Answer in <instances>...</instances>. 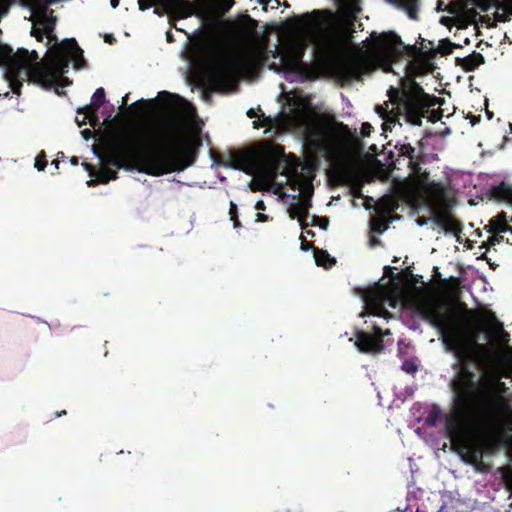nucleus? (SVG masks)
<instances>
[{"label": "nucleus", "instance_id": "1", "mask_svg": "<svg viewBox=\"0 0 512 512\" xmlns=\"http://www.w3.org/2000/svg\"><path fill=\"white\" fill-rule=\"evenodd\" d=\"M452 390L454 409L445 418L447 437L453 445L466 449L465 463L486 472L484 454L493 455L511 444L505 383L494 372L481 373L476 380L466 372Z\"/></svg>", "mask_w": 512, "mask_h": 512}, {"label": "nucleus", "instance_id": "2", "mask_svg": "<svg viewBox=\"0 0 512 512\" xmlns=\"http://www.w3.org/2000/svg\"><path fill=\"white\" fill-rule=\"evenodd\" d=\"M195 156L181 138L178 122L166 118L155 124H134L118 130L108 142L103 165L150 176L181 172Z\"/></svg>", "mask_w": 512, "mask_h": 512}, {"label": "nucleus", "instance_id": "3", "mask_svg": "<svg viewBox=\"0 0 512 512\" xmlns=\"http://www.w3.org/2000/svg\"><path fill=\"white\" fill-rule=\"evenodd\" d=\"M371 52H359L350 56L340 67L341 76L348 80H359L364 74L374 69V60L391 66L402 57L410 58L406 65V76L400 80V88L390 87L388 94L393 103L400 101V109H404L411 125H420L429 107L435 106L438 98L425 93L415 78L430 72V52L416 44L405 45L400 36L393 31L370 35ZM424 42V40H422Z\"/></svg>", "mask_w": 512, "mask_h": 512}, {"label": "nucleus", "instance_id": "4", "mask_svg": "<svg viewBox=\"0 0 512 512\" xmlns=\"http://www.w3.org/2000/svg\"><path fill=\"white\" fill-rule=\"evenodd\" d=\"M419 310L421 317L437 329L446 350L457 357V362L453 365L456 374L451 381V387L456 386L458 378L466 372L473 375V380L479 379L470 368L471 362L475 363L482 373L492 372L491 368L502 356L494 343H478L481 333H485L489 340H495L500 344H507L510 340L503 323L491 310L484 313L486 324L474 327L465 319L452 312H442L439 306L433 304H424Z\"/></svg>", "mask_w": 512, "mask_h": 512}, {"label": "nucleus", "instance_id": "5", "mask_svg": "<svg viewBox=\"0 0 512 512\" xmlns=\"http://www.w3.org/2000/svg\"><path fill=\"white\" fill-rule=\"evenodd\" d=\"M38 59L36 51L22 48L14 53L10 46L0 45V67H4L5 79L14 94H20L25 81L48 83L58 79L67 72L71 61L77 70L87 66L83 50L75 38L51 46L46 64L37 63Z\"/></svg>", "mask_w": 512, "mask_h": 512}, {"label": "nucleus", "instance_id": "6", "mask_svg": "<svg viewBox=\"0 0 512 512\" xmlns=\"http://www.w3.org/2000/svg\"><path fill=\"white\" fill-rule=\"evenodd\" d=\"M297 26L301 29H317L323 34L322 48L326 56H335L346 44L347 37L341 31L340 16L331 10H314L296 18Z\"/></svg>", "mask_w": 512, "mask_h": 512}, {"label": "nucleus", "instance_id": "7", "mask_svg": "<svg viewBox=\"0 0 512 512\" xmlns=\"http://www.w3.org/2000/svg\"><path fill=\"white\" fill-rule=\"evenodd\" d=\"M254 65V60L241 56H227L219 59L207 71L209 83L218 92L230 91L235 85L236 75Z\"/></svg>", "mask_w": 512, "mask_h": 512}, {"label": "nucleus", "instance_id": "8", "mask_svg": "<svg viewBox=\"0 0 512 512\" xmlns=\"http://www.w3.org/2000/svg\"><path fill=\"white\" fill-rule=\"evenodd\" d=\"M429 192L432 195L431 204L427 207L431 212L432 221L445 230L446 233H453L455 235L461 233L462 225L450 213L446 189L444 185L431 184Z\"/></svg>", "mask_w": 512, "mask_h": 512}, {"label": "nucleus", "instance_id": "9", "mask_svg": "<svg viewBox=\"0 0 512 512\" xmlns=\"http://www.w3.org/2000/svg\"><path fill=\"white\" fill-rule=\"evenodd\" d=\"M266 155L269 158L271 165L274 169V175L280 168L284 166L281 172L282 175L289 176L295 174L298 168V160L295 155L290 154L288 157L285 155L284 147L279 144L271 145L266 150Z\"/></svg>", "mask_w": 512, "mask_h": 512}, {"label": "nucleus", "instance_id": "10", "mask_svg": "<svg viewBox=\"0 0 512 512\" xmlns=\"http://www.w3.org/2000/svg\"><path fill=\"white\" fill-rule=\"evenodd\" d=\"M373 333L358 331L356 333V346L363 353H379L384 349L383 337L390 334V330L383 331L374 326Z\"/></svg>", "mask_w": 512, "mask_h": 512}, {"label": "nucleus", "instance_id": "11", "mask_svg": "<svg viewBox=\"0 0 512 512\" xmlns=\"http://www.w3.org/2000/svg\"><path fill=\"white\" fill-rule=\"evenodd\" d=\"M387 95H389V94L387 93ZM388 97H389L388 102H384L383 105H377L375 107L376 113L384 120L383 130L384 131L391 130L390 126L392 124L395 125L396 123H399V125L401 126V123L399 122L400 116H403L405 121L408 124H411L407 120L406 113H405L404 109H400V101L393 103L390 99V96H388Z\"/></svg>", "mask_w": 512, "mask_h": 512}, {"label": "nucleus", "instance_id": "12", "mask_svg": "<svg viewBox=\"0 0 512 512\" xmlns=\"http://www.w3.org/2000/svg\"><path fill=\"white\" fill-rule=\"evenodd\" d=\"M161 7H156L154 13L162 16L164 13L178 17L187 18L194 14V6L187 0H159Z\"/></svg>", "mask_w": 512, "mask_h": 512}, {"label": "nucleus", "instance_id": "13", "mask_svg": "<svg viewBox=\"0 0 512 512\" xmlns=\"http://www.w3.org/2000/svg\"><path fill=\"white\" fill-rule=\"evenodd\" d=\"M395 149L398 151V158L392 160L393 167L395 169H399L398 165L400 164V157H405L408 159V166L410 170L414 172H419L420 170V160L419 156L416 155V149L408 142L400 143L398 142L395 145Z\"/></svg>", "mask_w": 512, "mask_h": 512}, {"label": "nucleus", "instance_id": "14", "mask_svg": "<svg viewBox=\"0 0 512 512\" xmlns=\"http://www.w3.org/2000/svg\"><path fill=\"white\" fill-rule=\"evenodd\" d=\"M105 102V90L104 88L100 87L97 88L92 96V101L89 105H86L84 107L78 108L77 113H83L85 117L81 122H78L79 126H82L86 124V119L89 118H96L97 113L100 109V107Z\"/></svg>", "mask_w": 512, "mask_h": 512}, {"label": "nucleus", "instance_id": "15", "mask_svg": "<svg viewBox=\"0 0 512 512\" xmlns=\"http://www.w3.org/2000/svg\"><path fill=\"white\" fill-rule=\"evenodd\" d=\"M411 175L415 177L418 186H419V192L423 199V202L426 206L431 204V198L432 195L429 192V187L431 184H439L443 185L441 182L436 181H429V174L426 171H422V168L420 167L419 172H414L411 170Z\"/></svg>", "mask_w": 512, "mask_h": 512}, {"label": "nucleus", "instance_id": "16", "mask_svg": "<svg viewBox=\"0 0 512 512\" xmlns=\"http://www.w3.org/2000/svg\"><path fill=\"white\" fill-rule=\"evenodd\" d=\"M310 201L311 200L309 198H306L292 204L289 207L290 217L293 219L297 218L303 230H306V228L309 226V223L307 222V217L309 213V207L311 205Z\"/></svg>", "mask_w": 512, "mask_h": 512}, {"label": "nucleus", "instance_id": "17", "mask_svg": "<svg viewBox=\"0 0 512 512\" xmlns=\"http://www.w3.org/2000/svg\"><path fill=\"white\" fill-rule=\"evenodd\" d=\"M226 166L241 170L249 175L254 173V164L252 163L250 157L242 152L231 154Z\"/></svg>", "mask_w": 512, "mask_h": 512}, {"label": "nucleus", "instance_id": "18", "mask_svg": "<svg viewBox=\"0 0 512 512\" xmlns=\"http://www.w3.org/2000/svg\"><path fill=\"white\" fill-rule=\"evenodd\" d=\"M163 97L171 98V97H177V96L173 95L167 91H162V92H159L157 98L150 99V100H144V99L138 100V101L134 102L133 104H131L129 108L135 110L139 115L143 116V115H146L148 113V110L156 104L158 98H163Z\"/></svg>", "mask_w": 512, "mask_h": 512}, {"label": "nucleus", "instance_id": "19", "mask_svg": "<svg viewBox=\"0 0 512 512\" xmlns=\"http://www.w3.org/2000/svg\"><path fill=\"white\" fill-rule=\"evenodd\" d=\"M458 65L466 72H472L480 65L484 64L485 59L481 53L473 52L464 58L457 59Z\"/></svg>", "mask_w": 512, "mask_h": 512}, {"label": "nucleus", "instance_id": "20", "mask_svg": "<svg viewBox=\"0 0 512 512\" xmlns=\"http://www.w3.org/2000/svg\"><path fill=\"white\" fill-rule=\"evenodd\" d=\"M492 195L497 200L512 203V186L501 182L498 186L492 188Z\"/></svg>", "mask_w": 512, "mask_h": 512}, {"label": "nucleus", "instance_id": "21", "mask_svg": "<svg viewBox=\"0 0 512 512\" xmlns=\"http://www.w3.org/2000/svg\"><path fill=\"white\" fill-rule=\"evenodd\" d=\"M394 3L404 10L410 19L417 20L418 0H394Z\"/></svg>", "mask_w": 512, "mask_h": 512}, {"label": "nucleus", "instance_id": "22", "mask_svg": "<svg viewBox=\"0 0 512 512\" xmlns=\"http://www.w3.org/2000/svg\"><path fill=\"white\" fill-rule=\"evenodd\" d=\"M491 232L494 234L507 232L510 229L506 221V215L504 212L498 214L496 217L492 218L490 221Z\"/></svg>", "mask_w": 512, "mask_h": 512}, {"label": "nucleus", "instance_id": "23", "mask_svg": "<svg viewBox=\"0 0 512 512\" xmlns=\"http://www.w3.org/2000/svg\"><path fill=\"white\" fill-rule=\"evenodd\" d=\"M314 258L318 266L326 268L332 267L335 263V259L326 250L320 248H314Z\"/></svg>", "mask_w": 512, "mask_h": 512}, {"label": "nucleus", "instance_id": "24", "mask_svg": "<svg viewBox=\"0 0 512 512\" xmlns=\"http://www.w3.org/2000/svg\"><path fill=\"white\" fill-rule=\"evenodd\" d=\"M441 4H442V2L440 1L438 3L439 10H443L440 6ZM467 6H468V0H455V1L450 2L444 10L447 11L449 14L459 15L462 12H464L465 10H467Z\"/></svg>", "mask_w": 512, "mask_h": 512}, {"label": "nucleus", "instance_id": "25", "mask_svg": "<svg viewBox=\"0 0 512 512\" xmlns=\"http://www.w3.org/2000/svg\"><path fill=\"white\" fill-rule=\"evenodd\" d=\"M118 173L116 170L111 169L107 165H102L99 169L97 180L100 183H108L110 180H116Z\"/></svg>", "mask_w": 512, "mask_h": 512}, {"label": "nucleus", "instance_id": "26", "mask_svg": "<svg viewBox=\"0 0 512 512\" xmlns=\"http://www.w3.org/2000/svg\"><path fill=\"white\" fill-rule=\"evenodd\" d=\"M334 175L340 183H345L352 177V171L349 166L340 164L333 169Z\"/></svg>", "mask_w": 512, "mask_h": 512}, {"label": "nucleus", "instance_id": "27", "mask_svg": "<svg viewBox=\"0 0 512 512\" xmlns=\"http://www.w3.org/2000/svg\"><path fill=\"white\" fill-rule=\"evenodd\" d=\"M441 418V410L439 407L435 406L432 410L429 411L425 422L428 426H436L438 420Z\"/></svg>", "mask_w": 512, "mask_h": 512}, {"label": "nucleus", "instance_id": "28", "mask_svg": "<svg viewBox=\"0 0 512 512\" xmlns=\"http://www.w3.org/2000/svg\"><path fill=\"white\" fill-rule=\"evenodd\" d=\"M55 18L50 19L49 21H46L44 32L47 34V38L49 42H54V45L59 44L57 41V37L54 34V25H55Z\"/></svg>", "mask_w": 512, "mask_h": 512}, {"label": "nucleus", "instance_id": "29", "mask_svg": "<svg viewBox=\"0 0 512 512\" xmlns=\"http://www.w3.org/2000/svg\"><path fill=\"white\" fill-rule=\"evenodd\" d=\"M500 0H472L474 6L482 12H487L491 7L498 4Z\"/></svg>", "mask_w": 512, "mask_h": 512}, {"label": "nucleus", "instance_id": "30", "mask_svg": "<svg viewBox=\"0 0 512 512\" xmlns=\"http://www.w3.org/2000/svg\"><path fill=\"white\" fill-rule=\"evenodd\" d=\"M476 9H478L476 6L471 9H468L467 10L468 15L471 18H473V20H475L478 17L479 21H481L482 23H485L487 26H491L492 25L491 17L489 15H479Z\"/></svg>", "mask_w": 512, "mask_h": 512}, {"label": "nucleus", "instance_id": "31", "mask_svg": "<svg viewBox=\"0 0 512 512\" xmlns=\"http://www.w3.org/2000/svg\"><path fill=\"white\" fill-rule=\"evenodd\" d=\"M401 369L407 374H414L418 370V365L415 360L407 359L402 363Z\"/></svg>", "mask_w": 512, "mask_h": 512}, {"label": "nucleus", "instance_id": "32", "mask_svg": "<svg viewBox=\"0 0 512 512\" xmlns=\"http://www.w3.org/2000/svg\"><path fill=\"white\" fill-rule=\"evenodd\" d=\"M34 166L38 171H43L46 168L47 159H46V154L44 151H41L38 153V155L35 158Z\"/></svg>", "mask_w": 512, "mask_h": 512}, {"label": "nucleus", "instance_id": "33", "mask_svg": "<svg viewBox=\"0 0 512 512\" xmlns=\"http://www.w3.org/2000/svg\"><path fill=\"white\" fill-rule=\"evenodd\" d=\"M438 48L443 55H449L453 52L454 44L449 39H445L440 42Z\"/></svg>", "mask_w": 512, "mask_h": 512}, {"label": "nucleus", "instance_id": "34", "mask_svg": "<svg viewBox=\"0 0 512 512\" xmlns=\"http://www.w3.org/2000/svg\"><path fill=\"white\" fill-rule=\"evenodd\" d=\"M432 107H433V106L429 107L428 111L425 113L424 118H425V117H427V114L430 112V116H429L428 118H429V120H430L432 123H435V122H437V121L441 120V118H442V116H443V113H442V110H440V109H432V110L430 111V109H431ZM422 119H423V117L421 118V120H422ZM421 125H422V123H421L419 126H421Z\"/></svg>", "mask_w": 512, "mask_h": 512}, {"label": "nucleus", "instance_id": "35", "mask_svg": "<svg viewBox=\"0 0 512 512\" xmlns=\"http://www.w3.org/2000/svg\"><path fill=\"white\" fill-rule=\"evenodd\" d=\"M495 6L497 9H501L506 12L509 17L512 16V0H501Z\"/></svg>", "mask_w": 512, "mask_h": 512}, {"label": "nucleus", "instance_id": "36", "mask_svg": "<svg viewBox=\"0 0 512 512\" xmlns=\"http://www.w3.org/2000/svg\"><path fill=\"white\" fill-rule=\"evenodd\" d=\"M510 20V17L509 15H507L506 12L503 11V13H499L498 11H496L494 14H493V19L491 18V26L490 27H493L495 26V22H507Z\"/></svg>", "mask_w": 512, "mask_h": 512}, {"label": "nucleus", "instance_id": "37", "mask_svg": "<svg viewBox=\"0 0 512 512\" xmlns=\"http://www.w3.org/2000/svg\"><path fill=\"white\" fill-rule=\"evenodd\" d=\"M230 219L233 221L234 227L239 228L241 223L238 219L237 215V207L234 203L231 202L230 210H229Z\"/></svg>", "mask_w": 512, "mask_h": 512}, {"label": "nucleus", "instance_id": "38", "mask_svg": "<svg viewBox=\"0 0 512 512\" xmlns=\"http://www.w3.org/2000/svg\"><path fill=\"white\" fill-rule=\"evenodd\" d=\"M313 225L318 224L321 229L326 230L329 225V219L327 217L313 216Z\"/></svg>", "mask_w": 512, "mask_h": 512}, {"label": "nucleus", "instance_id": "39", "mask_svg": "<svg viewBox=\"0 0 512 512\" xmlns=\"http://www.w3.org/2000/svg\"><path fill=\"white\" fill-rule=\"evenodd\" d=\"M159 0H138V6L141 11L154 7Z\"/></svg>", "mask_w": 512, "mask_h": 512}, {"label": "nucleus", "instance_id": "40", "mask_svg": "<svg viewBox=\"0 0 512 512\" xmlns=\"http://www.w3.org/2000/svg\"><path fill=\"white\" fill-rule=\"evenodd\" d=\"M505 356L507 370L512 375V346L508 348V352Z\"/></svg>", "mask_w": 512, "mask_h": 512}, {"label": "nucleus", "instance_id": "41", "mask_svg": "<svg viewBox=\"0 0 512 512\" xmlns=\"http://www.w3.org/2000/svg\"><path fill=\"white\" fill-rule=\"evenodd\" d=\"M372 131H373V127L370 123L365 122L362 124V126H361L362 137H369Z\"/></svg>", "mask_w": 512, "mask_h": 512}, {"label": "nucleus", "instance_id": "42", "mask_svg": "<svg viewBox=\"0 0 512 512\" xmlns=\"http://www.w3.org/2000/svg\"><path fill=\"white\" fill-rule=\"evenodd\" d=\"M300 240H301V249L303 251H308L312 247V243L307 242L303 235L300 236Z\"/></svg>", "mask_w": 512, "mask_h": 512}, {"label": "nucleus", "instance_id": "43", "mask_svg": "<svg viewBox=\"0 0 512 512\" xmlns=\"http://www.w3.org/2000/svg\"><path fill=\"white\" fill-rule=\"evenodd\" d=\"M386 229V225L383 223H378L377 225L372 226V230L377 233H382Z\"/></svg>", "mask_w": 512, "mask_h": 512}, {"label": "nucleus", "instance_id": "44", "mask_svg": "<svg viewBox=\"0 0 512 512\" xmlns=\"http://www.w3.org/2000/svg\"><path fill=\"white\" fill-rule=\"evenodd\" d=\"M82 166L84 167V169L89 173L90 176H93L94 173H95V168L93 165L89 164V163H82Z\"/></svg>", "mask_w": 512, "mask_h": 512}, {"label": "nucleus", "instance_id": "45", "mask_svg": "<svg viewBox=\"0 0 512 512\" xmlns=\"http://www.w3.org/2000/svg\"><path fill=\"white\" fill-rule=\"evenodd\" d=\"M43 34H44V32L42 30H37V29H33L32 30V35L34 37H36V39L38 41H42L43 40Z\"/></svg>", "mask_w": 512, "mask_h": 512}, {"label": "nucleus", "instance_id": "46", "mask_svg": "<svg viewBox=\"0 0 512 512\" xmlns=\"http://www.w3.org/2000/svg\"><path fill=\"white\" fill-rule=\"evenodd\" d=\"M268 220V215L258 212L256 214V221L258 222H266Z\"/></svg>", "mask_w": 512, "mask_h": 512}, {"label": "nucleus", "instance_id": "47", "mask_svg": "<svg viewBox=\"0 0 512 512\" xmlns=\"http://www.w3.org/2000/svg\"><path fill=\"white\" fill-rule=\"evenodd\" d=\"M255 208L259 211H263L266 209L265 203L262 200H258L255 204Z\"/></svg>", "mask_w": 512, "mask_h": 512}, {"label": "nucleus", "instance_id": "48", "mask_svg": "<svg viewBox=\"0 0 512 512\" xmlns=\"http://www.w3.org/2000/svg\"><path fill=\"white\" fill-rule=\"evenodd\" d=\"M81 134L85 140H88V139H90L92 132L90 129H84L83 131H81Z\"/></svg>", "mask_w": 512, "mask_h": 512}, {"label": "nucleus", "instance_id": "49", "mask_svg": "<svg viewBox=\"0 0 512 512\" xmlns=\"http://www.w3.org/2000/svg\"><path fill=\"white\" fill-rule=\"evenodd\" d=\"M496 242H499V240L497 239L496 236H491L488 241H487V245L488 246H493L496 244Z\"/></svg>", "mask_w": 512, "mask_h": 512}, {"label": "nucleus", "instance_id": "50", "mask_svg": "<svg viewBox=\"0 0 512 512\" xmlns=\"http://www.w3.org/2000/svg\"><path fill=\"white\" fill-rule=\"evenodd\" d=\"M115 41V38L112 34L105 35V42L112 44Z\"/></svg>", "mask_w": 512, "mask_h": 512}, {"label": "nucleus", "instance_id": "51", "mask_svg": "<svg viewBox=\"0 0 512 512\" xmlns=\"http://www.w3.org/2000/svg\"><path fill=\"white\" fill-rule=\"evenodd\" d=\"M379 244H381V241L378 238H371L370 239V245L371 246H376V245H379Z\"/></svg>", "mask_w": 512, "mask_h": 512}, {"label": "nucleus", "instance_id": "52", "mask_svg": "<svg viewBox=\"0 0 512 512\" xmlns=\"http://www.w3.org/2000/svg\"><path fill=\"white\" fill-rule=\"evenodd\" d=\"M70 163H71L72 165H74V166H77V165H78V163H79V158H78V157H76V156L71 157V158H70Z\"/></svg>", "mask_w": 512, "mask_h": 512}, {"label": "nucleus", "instance_id": "53", "mask_svg": "<svg viewBox=\"0 0 512 512\" xmlns=\"http://www.w3.org/2000/svg\"><path fill=\"white\" fill-rule=\"evenodd\" d=\"M427 220H428V219H427V218H425V217H419V218L417 219V223H418L420 226H422V225H424V224H426V223H427Z\"/></svg>", "mask_w": 512, "mask_h": 512}, {"label": "nucleus", "instance_id": "54", "mask_svg": "<svg viewBox=\"0 0 512 512\" xmlns=\"http://www.w3.org/2000/svg\"><path fill=\"white\" fill-rule=\"evenodd\" d=\"M247 115L250 117V118H253V117H256V112L254 111V109H250L248 110L247 112Z\"/></svg>", "mask_w": 512, "mask_h": 512}, {"label": "nucleus", "instance_id": "55", "mask_svg": "<svg viewBox=\"0 0 512 512\" xmlns=\"http://www.w3.org/2000/svg\"><path fill=\"white\" fill-rule=\"evenodd\" d=\"M166 36H167V41H168V42H172V41H174V38H173V35H172L171 31H168V32L166 33Z\"/></svg>", "mask_w": 512, "mask_h": 512}, {"label": "nucleus", "instance_id": "56", "mask_svg": "<svg viewBox=\"0 0 512 512\" xmlns=\"http://www.w3.org/2000/svg\"><path fill=\"white\" fill-rule=\"evenodd\" d=\"M120 3V0H111L110 4L113 8H116Z\"/></svg>", "mask_w": 512, "mask_h": 512}, {"label": "nucleus", "instance_id": "57", "mask_svg": "<svg viewBox=\"0 0 512 512\" xmlns=\"http://www.w3.org/2000/svg\"><path fill=\"white\" fill-rule=\"evenodd\" d=\"M464 307H466V306L464 305ZM465 309H466V315H467V316L471 317V316H474V315H475V311H473V310H469V309H467V308H465Z\"/></svg>", "mask_w": 512, "mask_h": 512}, {"label": "nucleus", "instance_id": "58", "mask_svg": "<svg viewBox=\"0 0 512 512\" xmlns=\"http://www.w3.org/2000/svg\"><path fill=\"white\" fill-rule=\"evenodd\" d=\"M62 415H66V410H62V411H59V412H55L54 416L55 417H60Z\"/></svg>", "mask_w": 512, "mask_h": 512}, {"label": "nucleus", "instance_id": "59", "mask_svg": "<svg viewBox=\"0 0 512 512\" xmlns=\"http://www.w3.org/2000/svg\"><path fill=\"white\" fill-rule=\"evenodd\" d=\"M59 163H60L59 159H55L52 161V164L56 167V169H58Z\"/></svg>", "mask_w": 512, "mask_h": 512}, {"label": "nucleus", "instance_id": "60", "mask_svg": "<svg viewBox=\"0 0 512 512\" xmlns=\"http://www.w3.org/2000/svg\"><path fill=\"white\" fill-rule=\"evenodd\" d=\"M127 101H128V94H126V95L122 98V105H126V104H127Z\"/></svg>", "mask_w": 512, "mask_h": 512}, {"label": "nucleus", "instance_id": "61", "mask_svg": "<svg viewBox=\"0 0 512 512\" xmlns=\"http://www.w3.org/2000/svg\"><path fill=\"white\" fill-rule=\"evenodd\" d=\"M306 233L312 237L315 235V233L312 230H306Z\"/></svg>", "mask_w": 512, "mask_h": 512}, {"label": "nucleus", "instance_id": "62", "mask_svg": "<svg viewBox=\"0 0 512 512\" xmlns=\"http://www.w3.org/2000/svg\"><path fill=\"white\" fill-rule=\"evenodd\" d=\"M249 20H250V22L253 24V27H252V28L254 29V28H255V26H256V21H255L254 19L250 18V17H249Z\"/></svg>", "mask_w": 512, "mask_h": 512}, {"label": "nucleus", "instance_id": "63", "mask_svg": "<svg viewBox=\"0 0 512 512\" xmlns=\"http://www.w3.org/2000/svg\"><path fill=\"white\" fill-rule=\"evenodd\" d=\"M385 272H392V268L390 266H386L385 267Z\"/></svg>", "mask_w": 512, "mask_h": 512}, {"label": "nucleus", "instance_id": "64", "mask_svg": "<svg viewBox=\"0 0 512 512\" xmlns=\"http://www.w3.org/2000/svg\"><path fill=\"white\" fill-rule=\"evenodd\" d=\"M57 156H58V159H59V158H64V157H65L63 152H59V153L57 154Z\"/></svg>", "mask_w": 512, "mask_h": 512}]
</instances>
